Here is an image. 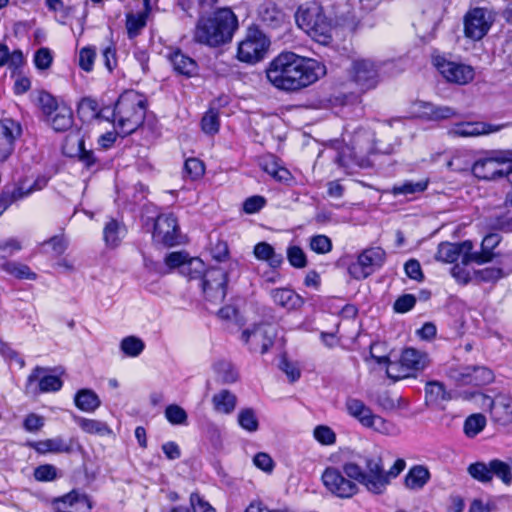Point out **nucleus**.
Returning a JSON list of instances; mask_svg holds the SVG:
<instances>
[{
    "label": "nucleus",
    "mask_w": 512,
    "mask_h": 512,
    "mask_svg": "<svg viewBox=\"0 0 512 512\" xmlns=\"http://www.w3.org/2000/svg\"><path fill=\"white\" fill-rule=\"evenodd\" d=\"M270 47V39L255 26H250L238 43L236 57L240 62L256 64L262 61Z\"/></svg>",
    "instance_id": "423d86ee"
},
{
    "label": "nucleus",
    "mask_w": 512,
    "mask_h": 512,
    "mask_svg": "<svg viewBox=\"0 0 512 512\" xmlns=\"http://www.w3.org/2000/svg\"><path fill=\"white\" fill-rule=\"evenodd\" d=\"M237 29V16L231 9L221 8L198 19L194 40L210 47H218L229 43Z\"/></svg>",
    "instance_id": "7ed1b4c3"
},
{
    "label": "nucleus",
    "mask_w": 512,
    "mask_h": 512,
    "mask_svg": "<svg viewBox=\"0 0 512 512\" xmlns=\"http://www.w3.org/2000/svg\"><path fill=\"white\" fill-rule=\"evenodd\" d=\"M214 369L218 378L226 384L234 383L238 379V373L234 366L226 361H219L215 364Z\"/></svg>",
    "instance_id": "3c124183"
},
{
    "label": "nucleus",
    "mask_w": 512,
    "mask_h": 512,
    "mask_svg": "<svg viewBox=\"0 0 512 512\" xmlns=\"http://www.w3.org/2000/svg\"><path fill=\"white\" fill-rule=\"evenodd\" d=\"M261 21L270 28H280L285 23L284 13L273 4H267L259 11Z\"/></svg>",
    "instance_id": "c9c22d12"
},
{
    "label": "nucleus",
    "mask_w": 512,
    "mask_h": 512,
    "mask_svg": "<svg viewBox=\"0 0 512 512\" xmlns=\"http://www.w3.org/2000/svg\"><path fill=\"white\" fill-rule=\"evenodd\" d=\"M227 274L221 268L207 270L201 281V287L206 299L214 304H220L226 297Z\"/></svg>",
    "instance_id": "f8f14e48"
},
{
    "label": "nucleus",
    "mask_w": 512,
    "mask_h": 512,
    "mask_svg": "<svg viewBox=\"0 0 512 512\" xmlns=\"http://www.w3.org/2000/svg\"><path fill=\"white\" fill-rule=\"evenodd\" d=\"M433 63L437 70L449 82L464 85L474 78V70L471 66L448 61L442 56H435Z\"/></svg>",
    "instance_id": "4468645a"
},
{
    "label": "nucleus",
    "mask_w": 512,
    "mask_h": 512,
    "mask_svg": "<svg viewBox=\"0 0 512 512\" xmlns=\"http://www.w3.org/2000/svg\"><path fill=\"white\" fill-rule=\"evenodd\" d=\"M173 69L178 74L192 77L197 74L198 65L196 61L180 50H175L168 55Z\"/></svg>",
    "instance_id": "c85d7f7f"
},
{
    "label": "nucleus",
    "mask_w": 512,
    "mask_h": 512,
    "mask_svg": "<svg viewBox=\"0 0 512 512\" xmlns=\"http://www.w3.org/2000/svg\"><path fill=\"white\" fill-rule=\"evenodd\" d=\"M287 259L295 268H304L307 265L306 255L299 246H291L287 249Z\"/></svg>",
    "instance_id": "e2e57ef3"
},
{
    "label": "nucleus",
    "mask_w": 512,
    "mask_h": 512,
    "mask_svg": "<svg viewBox=\"0 0 512 512\" xmlns=\"http://www.w3.org/2000/svg\"><path fill=\"white\" fill-rule=\"evenodd\" d=\"M75 406L84 412H94L101 406L99 396L91 389H81L74 397Z\"/></svg>",
    "instance_id": "473e14b6"
},
{
    "label": "nucleus",
    "mask_w": 512,
    "mask_h": 512,
    "mask_svg": "<svg viewBox=\"0 0 512 512\" xmlns=\"http://www.w3.org/2000/svg\"><path fill=\"white\" fill-rule=\"evenodd\" d=\"M22 249L21 242L15 238H9L0 242V259L13 256Z\"/></svg>",
    "instance_id": "338daca9"
},
{
    "label": "nucleus",
    "mask_w": 512,
    "mask_h": 512,
    "mask_svg": "<svg viewBox=\"0 0 512 512\" xmlns=\"http://www.w3.org/2000/svg\"><path fill=\"white\" fill-rule=\"evenodd\" d=\"M165 417L173 425H185L188 418L186 411L177 404L166 407Z\"/></svg>",
    "instance_id": "5fc2aeb1"
},
{
    "label": "nucleus",
    "mask_w": 512,
    "mask_h": 512,
    "mask_svg": "<svg viewBox=\"0 0 512 512\" xmlns=\"http://www.w3.org/2000/svg\"><path fill=\"white\" fill-rule=\"evenodd\" d=\"M205 264L200 258H190L181 265V274L189 279H200L202 281L206 272Z\"/></svg>",
    "instance_id": "c03bdc74"
},
{
    "label": "nucleus",
    "mask_w": 512,
    "mask_h": 512,
    "mask_svg": "<svg viewBox=\"0 0 512 512\" xmlns=\"http://www.w3.org/2000/svg\"><path fill=\"white\" fill-rule=\"evenodd\" d=\"M265 72L267 80L276 89L296 92L325 76L326 66L316 59L285 51L272 59Z\"/></svg>",
    "instance_id": "f257e3e1"
},
{
    "label": "nucleus",
    "mask_w": 512,
    "mask_h": 512,
    "mask_svg": "<svg viewBox=\"0 0 512 512\" xmlns=\"http://www.w3.org/2000/svg\"><path fill=\"white\" fill-rule=\"evenodd\" d=\"M204 171V164L199 159L189 158L185 161L184 172L192 180L200 178L204 174Z\"/></svg>",
    "instance_id": "0e129e2a"
},
{
    "label": "nucleus",
    "mask_w": 512,
    "mask_h": 512,
    "mask_svg": "<svg viewBox=\"0 0 512 512\" xmlns=\"http://www.w3.org/2000/svg\"><path fill=\"white\" fill-rule=\"evenodd\" d=\"M427 186H428L427 180H421V181H417V182L405 181L401 184L394 185L392 187L391 192L394 196L410 195V194L423 192L424 190H426Z\"/></svg>",
    "instance_id": "de8ad7c7"
},
{
    "label": "nucleus",
    "mask_w": 512,
    "mask_h": 512,
    "mask_svg": "<svg viewBox=\"0 0 512 512\" xmlns=\"http://www.w3.org/2000/svg\"><path fill=\"white\" fill-rule=\"evenodd\" d=\"M34 478L40 482L54 481L59 477L58 469L52 464H44L34 469Z\"/></svg>",
    "instance_id": "13d9d810"
},
{
    "label": "nucleus",
    "mask_w": 512,
    "mask_h": 512,
    "mask_svg": "<svg viewBox=\"0 0 512 512\" xmlns=\"http://www.w3.org/2000/svg\"><path fill=\"white\" fill-rule=\"evenodd\" d=\"M310 248L318 254H326L332 249L331 239L326 235H316L310 239Z\"/></svg>",
    "instance_id": "052dcab7"
},
{
    "label": "nucleus",
    "mask_w": 512,
    "mask_h": 512,
    "mask_svg": "<svg viewBox=\"0 0 512 512\" xmlns=\"http://www.w3.org/2000/svg\"><path fill=\"white\" fill-rule=\"evenodd\" d=\"M121 351L129 357H137L145 348L144 342L135 336H127L120 343Z\"/></svg>",
    "instance_id": "8fccbe9b"
},
{
    "label": "nucleus",
    "mask_w": 512,
    "mask_h": 512,
    "mask_svg": "<svg viewBox=\"0 0 512 512\" xmlns=\"http://www.w3.org/2000/svg\"><path fill=\"white\" fill-rule=\"evenodd\" d=\"M296 23L315 41L326 44L332 35V20L326 15L324 8L315 1L299 6L295 14Z\"/></svg>",
    "instance_id": "39448f33"
},
{
    "label": "nucleus",
    "mask_w": 512,
    "mask_h": 512,
    "mask_svg": "<svg viewBox=\"0 0 512 512\" xmlns=\"http://www.w3.org/2000/svg\"><path fill=\"white\" fill-rule=\"evenodd\" d=\"M147 109V100L135 90L124 91L115 103L113 123L122 136L133 133L142 125Z\"/></svg>",
    "instance_id": "20e7f679"
},
{
    "label": "nucleus",
    "mask_w": 512,
    "mask_h": 512,
    "mask_svg": "<svg viewBox=\"0 0 512 512\" xmlns=\"http://www.w3.org/2000/svg\"><path fill=\"white\" fill-rule=\"evenodd\" d=\"M509 272H504L498 267H487L481 270L475 271V277L483 282H496L499 279L508 275Z\"/></svg>",
    "instance_id": "bf43d9fd"
},
{
    "label": "nucleus",
    "mask_w": 512,
    "mask_h": 512,
    "mask_svg": "<svg viewBox=\"0 0 512 512\" xmlns=\"http://www.w3.org/2000/svg\"><path fill=\"white\" fill-rule=\"evenodd\" d=\"M411 114L427 121H440L457 115L455 109L449 106H437L431 102L416 101L411 105Z\"/></svg>",
    "instance_id": "4be33fe9"
},
{
    "label": "nucleus",
    "mask_w": 512,
    "mask_h": 512,
    "mask_svg": "<svg viewBox=\"0 0 512 512\" xmlns=\"http://www.w3.org/2000/svg\"><path fill=\"white\" fill-rule=\"evenodd\" d=\"M473 393H459L458 396L469 400L473 397ZM457 395H454L452 391L446 389L444 383L436 380L428 381L425 384V402L429 406H434L438 408H443L444 404L454 398Z\"/></svg>",
    "instance_id": "412c9836"
},
{
    "label": "nucleus",
    "mask_w": 512,
    "mask_h": 512,
    "mask_svg": "<svg viewBox=\"0 0 512 512\" xmlns=\"http://www.w3.org/2000/svg\"><path fill=\"white\" fill-rule=\"evenodd\" d=\"M97 53L95 47L86 46L79 51V66L85 72H91L93 70L94 62Z\"/></svg>",
    "instance_id": "6e6d98bb"
},
{
    "label": "nucleus",
    "mask_w": 512,
    "mask_h": 512,
    "mask_svg": "<svg viewBox=\"0 0 512 512\" xmlns=\"http://www.w3.org/2000/svg\"><path fill=\"white\" fill-rule=\"evenodd\" d=\"M146 26V16L143 13L132 14L126 16V29L129 38L139 35L140 31Z\"/></svg>",
    "instance_id": "603ef678"
},
{
    "label": "nucleus",
    "mask_w": 512,
    "mask_h": 512,
    "mask_svg": "<svg viewBox=\"0 0 512 512\" xmlns=\"http://www.w3.org/2000/svg\"><path fill=\"white\" fill-rule=\"evenodd\" d=\"M365 427L371 428L385 435L396 436L399 434V429L395 424L385 420L384 418L376 414H373L371 416V418L368 421V424Z\"/></svg>",
    "instance_id": "a18cd8bd"
},
{
    "label": "nucleus",
    "mask_w": 512,
    "mask_h": 512,
    "mask_svg": "<svg viewBox=\"0 0 512 512\" xmlns=\"http://www.w3.org/2000/svg\"><path fill=\"white\" fill-rule=\"evenodd\" d=\"M1 269L17 279L35 280L36 273L29 266L15 261H7L1 265Z\"/></svg>",
    "instance_id": "37998d69"
},
{
    "label": "nucleus",
    "mask_w": 512,
    "mask_h": 512,
    "mask_svg": "<svg viewBox=\"0 0 512 512\" xmlns=\"http://www.w3.org/2000/svg\"><path fill=\"white\" fill-rule=\"evenodd\" d=\"M491 460L489 462L477 461L467 467V473L479 483H492Z\"/></svg>",
    "instance_id": "a19ab883"
},
{
    "label": "nucleus",
    "mask_w": 512,
    "mask_h": 512,
    "mask_svg": "<svg viewBox=\"0 0 512 512\" xmlns=\"http://www.w3.org/2000/svg\"><path fill=\"white\" fill-rule=\"evenodd\" d=\"M45 369L42 367H36L33 372L28 377V382L39 381V390L41 392H56L61 389L63 382L60 377L56 375H45L40 377V374L44 372Z\"/></svg>",
    "instance_id": "7c9ffc66"
},
{
    "label": "nucleus",
    "mask_w": 512,
    "mask_h": 512,
    "mask_svg": "<svg viewBox=\"0 0 512 512\" xmlns=\"http://www.w3.org/2000/svg\"><path fill=\"white\" fill-rule=\"evenodd\" d=\"M34 64L39 70H47L53 62V56L49 48L42 47L35 52Z\"/></svg>",
    "instance_id": "69168bd1"
},
{
    "label": "nucleus",
    "mask_w": 512,
    "mask_h": 512,
    "mask_svg": "<svg viewBox=\"0 0 512 512\" xmlns=\"http://www.w3.org/2000/svg\"><path fill=\"white\" fill-rule=\"evenodd\" d=\"M24 63V55L21 50L10 52L6 44L0 43V67L8 66L10 69H18Z\"/></svg>",
    "instance_id": "79ce46f5"
},
{
    "label": "nucleus",
    "mask_w": 512,
    "mask_h": 512,
    "mask_svg": "<svg viewBox=\"0 0 512 512\" xmlns=\"http://www.w3.org/2000/svg\"><path fill=\"white\" fill-rule=\"evenodd\" d=\"M363 464L364 467L355 462H347L343 465V471L350 479L356 480L373 494H383L391 480L406 466L403 459H397L393 466L385 471L380 456H365Z\"/></svg>",
    "instance_id": "f03ea898"
},
{
    "label": "nucleus",
    "mask_w": 512,
    "mask_h": 512,
    "mask_svg": "<svg viewBox=\"0 0 512 512\" xmlns=\"http://www.w3.org/2000/svg\"><path fill=\"white\" fill-rule=\"evenodd\" d=\"M447 378L456 386H483L494 379L493 372L484 366L454 365L447 369Z\"/></svg>",
    "instance_id": "6e6552de"
},
{
    "label": "nucleus",
    "mask_w": 512,
    "mask_h": 512,
    "mask_svg": "<svg viewBox=\"0 0 512 512\" xmlns=\"http://www.w3.org/2000/svg\"><path fill=\"white\" fill-rule=\"evenodd\" d=\"M314 437L323 445H331L336 441V435L333 430L325 425H319L314 429Z\"/></svg>",
    "instance_id": "774afa93"
},
{
    "label": "nucleus",
    "mask_w": 512,
    "mask_h": 512,
    "mask_svg": "<svg viewBox=\"0 0 512 512\" xmlns=\"http://www.w3.org/2000/svg\"><path fill=\"white\" fill-rule=\"evenodd\" d=\"M48 183L47 178L38 177L31 181L27 177L19 178L11 184H6L3 188L6 197L13 203L23 200L32 193L42 190Z\"/></svg>",
    "instance_id": "6ab92c4d"
},
{
    "label": "nucleus",
    "mask_w": 512,
    "mask_h": 512,
    "mask_svg": "<svg viewBox=\"0 0 512 512\" xmlns=\"http://www.w3.org/2000/svg\"><path fill=\"white\" fill-rule=\"evenodd\" d=\"M385 260L386 252L381 247L367 248L359 254L357 261L349 266L348 271L354 279H365L381 268Z\"/></svg>",
    "instance_id": "9d476101"
},
{
    "label": "nucleus",
    "mask_w": 512,
    "mask_h": 512,
    "mask_svg": "<svg viewBox=\"0 0 512 512\" xmlns=\"http://www.w3.org/2000/svg\"><path fill=\"white\" fill-rule=\"evenodd\" d=\"M238 423L243 429L249 432H255L259 426L256 414L251 408H245L239 412Z\"/></svg>",
    "instance_id": "864d4df0"
},
{
    "label": "nucleus",
    "mask_w": 512,
    "mask_h": 512,
    "mask_svg": "<svg viewBox=\"0 0 512 512\" xmlns=\"http://www.w3.org/2000/svg\"><path fill=\"white\" fill-rule=\"evenodd\" d=\"M85 147L84 138L80 129H72L65 137L62 151L66 156L75 157Z\"/></svg>",
    "instance_id": "4c0bfd02"
},
{
    "label": "nucleus",
    "mask_w": 512,
    "mask_h": 512,
    "mask_svg": "<svg viewBox=\"0 0 512 512\" xmlns=\"http://www.w3.org/2000/svg\"><path fill=\"white\" fill-rule=\"evenodd\" d=\"M429 479V470L425 466L415 465L406 474L404 484L410 490H419L424 487Z\"/></svg>",
    "instance_id": "2f4dec72"
},
{
    "label": "nucleus",
    "mask_w": 512,
    "mask_h": 512,
    "mask_svg": "<svg viewBox=\"0 0 512 512\" xmlns=\"http://www.w3.org/2000/svg\"><path fill=\"white\" fill-rule=\"evenodd\" d=\"M277 335L276 328L270 324H259L252 329H246L242 332V340L250 343L252 350H260L262 354L266 353L273 345Z\"/></svg>",
    "instance_id": "dca6fc26"
},
{
    "label": "nucleus",
    "mask_w": 512,
    "mask_h": 512,
    "mask_svg": "<svg viewBox=\"0 0 512 512\" xmlns=\"http://www.w3.org/2000/svg\"><path fill=\"white\" fill-rule=\"evenodd\" d=\"M30 446L41 454L46 453H70L72 451V441L65 440L61 436L55 438L33 442Z\"/></svg>",
    "instance_id": "c756f323"
},
{
    "label": "nucleus",
    "mask_w": 512,
    "mask_h": 512,
    "mask_svg": "<svg viewBox=\"0 0 512 512\" xmlns=\"http://www.w3.org/2000/svg\"><path fill=\"white\" fill-rule=\"evenodd\" d=\"M237 397L229 390H221L212 397L214 410L222 414H230L234 411Z\"/></svg>",
    "instance_id": "f704fd0d"
},
{
    "label": "nucleus",
    "mask_w": 512,
    "mask_h": 512,
    "mask_svg": "<svg viewBox=\"0 0 512 512\" xmlns=\"http://www.w3.org/2000/svg\"><path fill=\"white\" fill-rule=\"evenodd\" d=\"M486 426V417L483 414L477 413L470 415L464 422V433L467 437H475Z\"/></svg>",
    "instance_id": "09e8293b"
},
{
    "label": "nucleus",
    "mask_w": 512,
    "mask_h": 512,
    "mask_svg": "<svg viewBox=\"0 0 512 512\" xmlns=\"http://www.w3.org/2000/svg\"><path fill=\"white\" fill-rule=\"evenodd\" d=\"M494 18L487 9H470L464 17L465 36L472 40H481L489 31Z\"/></svg>",
    "instance_id": "9b49d317"
},
{
    "label": "nucleus",
    "mask_w": 512,
    "mask_h": 512,
    "mask_svg": "<svg viewBox=\"0 0 512 512\" xmlns=\"http://www.w3.org/2000/svg\"><path fill=\"white\" fill-rule=\"evenodd\" d=\"M153 240L172 247L180 243V231L176 217L172 213L160 214L154 222Z\"/></svg>",
    "instance_id": "ddd939ff"
},
{
    "label": "nucleus",
    "mask_w": 512,
    "mask_h": 512,
    "mask_svg": "<svg viewBox=\"0 0 512 512\" xmlns=\"http://www.w3.org/2000/svg\"><path fill=\"white\" fill-rule=\"evenodd\" d=\"M345 405L349 415L356 418L364 427L368 424L373 412L363 401L356 398H348Z\"/></svg>",
    "instance_id": "e433bc0d"
},
{
    "label": "nucleus",
    "mask_w": 512,
    "mask_h": 512,
    "mask_svg": "<svg viewBox=\"0 0 512 512\" xmlns=\"http://www.w3.org/2000/svg\"><path fill=\"white\" fill-rule=\"evenodd\" d=\"M508 155H511V153H500L496 157L477 160L472 167L473 174L477 178L484 180H493L498 177H503L505 172L503 166L508 162Z\"/></svg>",
    "instance_id": "f3484780"
},
{
    "label": "nucleus",
    "mask_w": 512,
    "mask_h": 512,
    "mask_svg": "<svg viewBox=\"0 0 512 512\" xmlns=\"http://www.w3.org/2000/svg\"><path fill=\"white\" fill-rule=\"evenodd\" d=\"M219 116L214 109H209L201 120V127L206 134H215L219 130Z\"/></svg>",
    "instance_id": "4d7b16f0"
},
{
    "label": "nucleus",
    "mask_w": 512,
    "mask_h": 512,
    "mask_svg": "<svg viewBox=\"0 0 512 512\" xmlns=\"http://www.w3.org/2000/svg\"><path fill=\"white\" fill-rule=\"evenodd\" d=\"M490 407L491 417L494 422L506 426L512 423V398L506 395H498L494 399L485 397Z\"/></svg>",
    "instance_id": "b1692460"
},
{
    "label": "nucleus",
    "mask_w": 512,
    "mask_h": 512,
    "mask_svg": "<svg viewBox=\"0 0 512 512\" xmlns=\"http://www.w3.org/2000/svg\"><path fill=\"white\" fill-rule=\"evenodd\" d=\"M39 105L41 108V111L45 118H47L51 113H53L55 110H57L61 104L57 102V100L49 93L42 92L39 95L38 98Z\"/></svg>",
    "instance_id": "680f3d73"
},
{
    "label": "nucleus",
    "mask_w": 512,
    "mask_h": 512,
    "mask_svg": "<svg viewBox=\"0 0 512 512\" xmlns=\"http://www.w3.org/2000/svg\"><path fill=\"white\" fill-rule=\"evenodd\" d=\"M382 63L372 59H356L352 62L351 77L362 91L377 87L380 82Z\"/></svg>",
    "instance_id": "1a4fd4ad"
},
{
    "label": "nucleus",
    "mask_w": 512,
    "mask_h": 512,
    "mask_svg": "<svg viewBox=\"0 0 512 512\" xmlns=\"http://www.w3.org/2000/svg\"><path fill=\"white\" fill-rule=\"evenodd\" d=\"M321 478L326 489L337 497L350 498L358 492L357 485L335 467L326 468Z\"/></svg>",
    "instance_id": "2eb2a0df"
},
{
    "label": "nucleus",
    "mask_w": 512,
    "mask_h": 512,
    "mask_svg": "<svg viewBox=\"0 0 512 512\" xmlns=\"http://www.w3.org/2000/svg\"><path fill=\"white\" fill-rule=\"evenodd\" d=\"M51 506L55 512H90L92 502L86 494L72 490L63 496L53 498Z\"/></svg>",
    "instance_id": "a211bd4d"
},
{
    "label": "nucleus",
    "mask_w": 512,
    "mask_h": 512,
    "mask_svg": "<svg viewBox=\"0 0 512 512\" xmlns=\"http://www.w3.org/2000/svg\"><path fill=\"white\" fill-rule=\"evenodd\" d=\"M22 127L13 119L0 121V163L5 162L13 153L15 141L21 136Z\"/></svg>",
    "instance_id": "aec40b11"
},
{
    "label": "nucleus",
    "mask_w": 512,
    "mask_h": 512,
    "mask_svg": "<svg viewBox=\"0 0 512 512\" xmlns=\"http://www.w3.org/2000/svg\"><path fill=\"white\" fill-rule=\"evenodd\" d=\"M254 255L258 260L267 261L272 268L279 267L283 262L282 255L277 254L267 242L258 243L254 247Z\"/></svg>",
    "instance_id": "58836bf2"
},
{
    "label": "nucleus",
    "mask_w": 512,
    "mask_h": 512,
    "mask_svg": "<svg viewBox=\"0 0 512 512\" xmlns=\"http://www.w3.org/2000/svg\"><path fill=\"white\" fill-rule=\"evenodd\" d=\"M74 419L78 426L86 433L100 436L110 435L112 433L110 427L103 421L84 417H75Z\"/></svg>",
    "instance_id": "ea45409f"
},
{
    "label": "nucleus",
    "mask_w": 512,
    "mask_h": 512,
    "mask_svg": "<svg viewBox=\"0 0 512 512\" xmlns=\"http://www.w3.org/2000/svg\"><path fill=\"white\" fill-rule=\"evenodd\" d=\"M429 362V357L425 352L414 348H406L398 362L389 363L386 372L389 378H406L424 370Z\"/></svg>",
    "instance_id": "0eeeda50"
},
{
    "label": "nucleus",
    "mask_w": 512,
    "mask_h": 512,
    "mask_svg": "<svg viewBox=\"0 0 512 512\" xmlns=\"http://www.w3.org/2000/svg\"><path fill=\"white\" fill-rule=\"evenodd\" d=\"M493 131L495 129H491V126L484 122H461L451 127L448 130V135L452 137H477Z\"/></svg>",
    "instance_id": "a878e982"
},
{
    "label": "nucleus",
    "mask_w": 512,
    "mask_h": 512,
    "mask_svg": "<svg viewBox=\"0 0 512 512\" xmlns=\"http://www.w3.org/2000/svg\"><path fill=\"white\" fill-rule=\"evenodd\" d=\"M45 121L52 127L55 132H65L72 130L74 123L73 111L69 106L61 103L57 110L45 118Z\"/></svg>",
    "instance_id": "393cba45"
},
{
    "label": "nucleus",
    "mask_w": 512,
    "mask_h": 512,
    "mask_svg": "<svg viewBox=\"0 0 512 512\" xmlns=\"http://www.w3.org/2000/svg\"><path fill=\"white\" fill-rule=\"evenodd\" d=\"M501 237L496 233L487 234L481 243V251L480 252H472L468 253L466 256V260H472L477 264H484L486 262L491 261L495 254L493 253V249L500 243Z\"/></svg>",
    "instance_id": "bb28decb"
},
{
    "label": "nucleus",
    "mask_w": 512,
    "mask_h": 512,
    "mask_svg": "<svg viewBox=\"0 0 512 512\" xmlns=\"http://www.w3.org/2000/svg\"><path fill=\"white\" fill-rule=\"evenodd\" d=\"M270 295L274 303L286 310H297L304 304L303 298L288 288L272 289Z\"/></svg>",
    "instance_id": "cd10ccee"
},
{
    "label": "nucleus",
    "mask_w": 512,
    "mask_h": 512,
    "mask_svg": "<svg viewBox=\"0 0 512 512\" xmlns=\"http://www.w3.org/2000/svg\"><path fill=\"white\" fill-rule=\"evenodd\" d=\"M124 235V228L114 219L110 220L104 227L103 236L107 245L115 247L119 244Z\"/></svg>",
    "instance_id": "49530a36"
},
{
    "label": "nucleus",
    "mask_w": 512,
    "mask_h": 512,
    "mask_svg": "<svg viewBox=\"0 0 512 512\" xmlns=\"http://www.w3.org/2000/svg\"><path fill=\"white\" fill-rule=\"evenodd\" d=\"M490 469L492 479L496 477L507 487L512 485V456L508 457L507 461L492 459Z\"/></svg>",
    "instance_id": "72a5a7b5"
},
{
    "label": "nucleus",
    "mask_w": 512,
    "mask_h": 512,
    "mask_svg": "<svg viewBox=\"0 0 512 512\" xmlns=\"http://www.w3.org/2000/svg\"><path fill=\"white\" fill-rule=\"evenodd\" d=\"M473 249L471 241L467 240L461 243H449L443 242L439 244L436 259L445 263H453L461 258L464 265L472 262V260H466V256Z\"/></svg>",
    "instance_id": "5701e85b"
}]
</instances>
